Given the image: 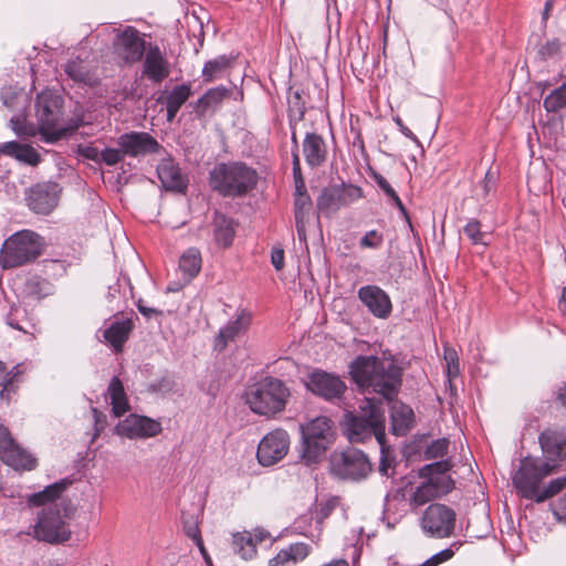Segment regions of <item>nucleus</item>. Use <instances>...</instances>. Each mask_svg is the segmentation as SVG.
I'll return each mask as SVG.
<instances>
[{
  "label": "nucleus",
  "mask_w": 566,
  "mask_h": 566,
  "mask_svg": "<svg viewBox=\"0 0 566 566\" xmlns=\"http://www.w3.org/2000/svg\"><path fill=\"white\" fill-rule=\"evenodd\" d=\"M453 556V552L451 549H443L442 552L436 554L432 556L433 565H439L448 559H450Z\"/></svg>",
  "instance_id": "61"
},
{
  "label": "nucleus",
  "mask_w": 566,
  "mask_h": 566,
  "mask_svg": "<svg viewBox=\"0 0 566 566\" xmlns=\"http://www.w3.org/2000/svg\"><path fill=\"white\" fill-rule=\"evenodd\" d=\"M384 243V234L377 230L368 231L359 241L360 248L378 249Z\"/></svg>",
  "instance_id": "44"
},
{
  "label": "nucleus",
  "mask_w": 566,
  "mask_h": 566,
  "mask_svg": "<svg viewBox=\"0 0 566 566\" xmlns=\"http://www.w3.org/2000/svg\"><path fill=\"white\" fill-rule=\"evenodd\" d=\"M290 395L281 379L264 377L247 389L245 402L254 413L272 417L285 409Z\"/></svg>",
  "instance_id": "4"
},
{
  "label": "nucleus",
  "mask_w": 566,
  "mask_h": 566,
  "mask_svg": "<svg viewBox=\"0 0 566 566\" xmlns=\"http://www.w3.org/2000/svg\"><path fill=\"white\" fill-rule=\"evenodd\" d=\"M559 41L557 39H553L539 49V54L542 55V57L548 59L555 55L559 51Z\"/></svg>",
  "instance_id": "54"
},
{
  "label": "nucleus",
  "mask_w": 566,
  "mask_h": 566,
  "mask_svg": "<svg viewBox=\"0 0 566 566\" xmlns=\"http://www.w3.org/2000/svg\"><path fill=\"white\" fill-rule=\"evenodd\" d=\"M36 117L39 127L27 124L24 118L17 116L10 119L11 128L19 135L33 137L39 132L46 143H54L66 134L61 124L62 99L51 92H42L36 97Z\"/></svg>",
  "instance_id": "2"
},
{
  "label": "nucleus",
  "mask_w": 566,
  "mask_h": 566,
  "mask_svg": "<svg viewBox=\"0 0 566 566\" xmlns=\"http://www.w3.org/2000/svg\"><path fill=\"white\" fill-rule=\"evenodd\" d=\"M555 515L559 518V520H565L566 521V495L559 500L556 509H555Z\"/></svg>",
  "instance_id": "63"
},
{
  "label": "nucleus",
  "mask_w": 566,
  "mask_h": 566,
  "mask_svg": "<svg viewBox=\"0 0 566 566\" xmlns=\"http://www.w3.org/2000/svg\"><path fill=\"white\" fill-rule=\"evenodd\" d=\"M62 490L63 486L61 484H53L45 488V490H43L42 492L34 493L33 495H31L29 501L31 504L36 506L44 505L48 502L55 500L60 495Z\"/></svg>",
  "instance_id": "41"
},
{
  "label": "nucleus",
  "mask_w": 566,
  "mask_h": 566,
  "mask_svg": "<svg viewBox=\"0 0 566 566\" xmlns=\"http://www.w3.org/2000/svg\"><path fill=\"white\" fill-rule=\"evenodd\" d=\"M395 122H396V124L398 125V127H399L400 132H401V133H402L407 138L411 139L412 142H416V143L418 142L417 136H416V135H415V134H413V133H412V132H411L407 126H405V125H403L402 120H401L399 117L395 118Z\"/></svg>",
  "instance_id": "62"
},
{
  "label": "nucleus",
  "mask_w": 566,
  "mask_h": 566,
  "mask_svg": "<svg viewBox=\"0 0 566 566\" xmlns=\"http://www.w3.org/2000/svg\"><path fill=\"white\" fill-rule=\"evenodd\" d=\"M375 180L377 182V185L379 186V188L394 201V203L396 205V207L399 209V211L406 217L408 218V213H407V210L402 203V201L400 200V198L398 197L397 192L395 191V189L390 186V184L386 180V178H384L381 175H376L375 176Z\"/></svg>",
  "instance_id": "42"
},
{
  "label": "nucleus",
  "mask_w": 566,
  "mask_h": 566,
  "mask_svg": "<svg viewBox=\"0 0 566 566\" xmlns=\"http://www.w3.org/2000/svg\"><path fill=\"white\" fill-rule=\"evenodd\" d=\"M361 197V189L353 185L331 186L317 198L318 210L328 216Z\"/></svg>",
  "instance_id": "16"
},
{
  "label": "nucleus",
  "mask_w": 566,
  "mask_h": 566,
  "mask_svg": "<svg viewBox=\"0 0 566 566\" xmlns=\"http://www.w3.org/2000/svg\"><path fill=\"white\" fill-rule=\"evenodd\" d=\"M123 148H105L102 150V163L107 166H114L125 158Z\"/></svg>",
  "instance_id": "47"
},
{
  "label": "nucleus",
  "mask_w": 566,
  "mask_h": 566,
  "mask_svg": "<svg viewBox=\"0 0 566 566\" xmlns=\"http://www.w3.org/2000/svg\"><path fill=\"white\" fill-rule=\"evenodd\" d=\"M230 95L231 91L224 86L210 88L193 104V109L198 116H205L208 112H214Z\"/></svg>",
  "instance_id": "28"
},
{
  "label": "nucleus",
  "mask_w": 566,
  "mask_h": 566,
  "mask_svg": "<svg viewBox=\"0 0 566 566\" xmlns=\"http://www.w3.org/2000/svg\"><path fill=\"white\" fill-rule=\"evenodd\" d=\"M232 546L235 554L242 559H252L256 555L255 543L250 532H239L233 534Z\"/></svg>",
  "instance_id": "37"
},
{
  "label": "nucleus",
  "mask_w": 566,
  "mask_h": 566,
  "mask_svg": "<svg viewBox=\"0 0 566 566\" xmlns=\"http://www.w3.org/2000/svg\"><path fill=\"white\" fill-rule=\"evenodd\" d=\"M202 265L201 253L197 248H189L179 259V270L186 276L187 281L196 277Z\"/></svg>",
  "instance_id": "34"
},
{
  "label": "nucleus",
  "mask_w": 566,
  "mask_h": 566,
  "mask_svg": "<svg viewBox=\"0 0 566 566\" xmlns=\"http://www.w3.org/2000/svg\"><path fill=\"white\" fill-rule=\"evenodd\" d=\"M303 153L305 160L310 166H321L325 161L327 155L324 139L315 133L306 134L303 143Z\"/></svg>",
  "instance_id": "27"
},
{
  "label": "nucleus",
  "mask_w": 566,
  "mask_h": 566,
  "mask_svg": "<svg viewBox=\"0 0 566 566\" xmlns=\"http://www.w3.org/2000/svg\"><path fill=\"white\" fill-rule=\"evenodd\" d=\"M290 449V436L283 429H275L262 438L256 458L262 467H271L285 458Z\"/></svg>",
  "instance_id": "15"
},
{
  "label": "nucleus",
  "mask_w": 566,
  "mask_h": 566,
  "mask_svg": "<svg viewBox=\"0 0 566 566\" xmlns=\"http://www.w3.org/2000/svg\"><path fill=\"white\" fill-rule=\"evenodd\" d=\"M235 229L231 218L217 212L213 219V237L216 243L221 248H229L234 239Z\"/></svg>",
  "instance_id": "30"
},
{
  "label": "nucleus",
  "mask_w": 566,
  "mask_h": 566,
  "mask_svg": "<svg viewBox=\"0 0 566 566\" xmlns=\"http://www.w3.org/2000/svg\"><path fill=\"white\" fill-rule=\"evenodd\" d=\"M358 300L377 318L387 319L392 312L389 295L377 285L361 286L357 292Z\"/></svg>",
  "instance_id": "19"
},
{
  "label": "nucleus",
  "mask_w": 566,
  "mask_h": 566,
  "mask_svg": "<svg viewBox=\"0 0 566 566\" xmlns=\"http://www.w3.org/2000/svg\"><path fill=\"white\" fill-rule=\"evenodd\" d=\"M258 172L241 161L221 163L209 172V185L222 197H243L258 184Z\"/></svg>",
  "instance_id": "3"
},
{
  "label": "nucleus",
  "mask_w": 566,
  "mask_h": 566,
  "mask_svg": "<svg viewBox=\"0 0 566 566\" xmlns=\"http://www.w3.org/2000/svg\"><path fill=\"white\" fill-rule=\"evenodd\" d=\"M117 145L124 149L126 156L130 157L145 156L157 153L160 149L159 143L145 132L123 134L117 138Z\"/></svg>",
  "instance_id": "21"
},
{
  "label": "nucleus",
  "mask_w": 566,
  "mask_h": 566,
  "mask_svg": "<svg viewBox=\"0 0 566 566\" xmlns=\"http://www.w3.org/2000/svg\"><path fill=\"white\" fill-rule=\"evenodd\" d=\"M350 375L364 391L394 399L400 387L402 370L391 357L358 356L350 364Z\"/></svg>",
  "instance_id": "1"
},
{
  "label": "nucleus",
  "mask_w": 566,
  "mask_h": 566,
  "mask_svg": "<svg viewBox=\"0 0 566 566\" xmlns=\"http://www.w3.org/2000/svg\"><path fill=\"white\" fill-rule=\"evenodd\" d=\"M191 86L181 84L175 86L166 96L167 120L172 122L181 106L191 96Z\"/></svg>",
  "instance_id": "31"
},
{
  "label": "nucleus",
  "mask_w": 566,
  "mask_h": 566,
  "mask_svg": "<svg viewBox=\"0 0 566 566\" xmlns=\"http://www.w3.org/2000/svg\"><path fill=\"white\" fill-rule=\"evenodd\" d=\"M59 193L56 184H39L28 191L27 202L35 213L48 214L57 206Z\"/></svg>",
  "instance_id": "20"
},
{
  "label": "nucleus",
  "mask_w": 566,
  "mask_h": 566,
  "mask_svg": "<svg viewBox=\"0 0 566 566\" xmlns=\"http://www.w3.org/2000/svg\"><path fill=\"white\" fill-rule=\"evenodd\" d=\"M444 359L448 365V376L455 377L459 374L458 355L454 349H444Z\"/></svg>",
  "instance_id": "49"
},
{
  "label": "nucleus",
  "mask_w": 566,
  "mask_h": 566,
  "mask_svg": "<svg viewBox=\"0 0 566 566\" xmlns=\"http://www.w3.org/2000/svg\"><path fill=\"white\" fill-rule=\"evenodd\" d=\"M41 237L23 230L8 238L0 250V264L13 269L33 262L41 254Z\"/></svg>",
  "instance_id": "8"
},
{
  "label": "nucleus",
  "mask_w": 566,
  "mask_h": 566,
  "mask_svg": "<svg viewBox=\"0 0 566 566\" xmlns=\"http://www.w3.org/2000/svg\"><path fill=\"white\" fill-rule=\"evenodd\" d=\"M449 441L447 439H438L433 441L426 449V458L427 459H437L442 458L448 451Z\"/></svg>",
  "instance_id": "46"
},
{
  "label": "nucleus",
  "mask_w": 566,
  "mask_h": 566,
  "mask_svg": "<svg viewBox=\"0 0 566 566\" xmlns=\"http://www.w3.org/2000/svg\"><path fill=\"white\" fill-rule=\"evenodd\" d=\"M380 452H381V457H380V463H379V472H380V474H382L385 476H389L390 475L389 470L392 467V460L387 454L386 440L384 441V448L380 447Z\"/></svg>",
  "instance_id": "53"
},
{
  "label": "nucleus",
  "mask_w": 566,
  "mask_h": 566,
  "mask_svg": "<svg viewBox=\"0 0 566 566\" xmlns=\"http://www.w3.org/2000/svg\"><path fill=\"white\" fill-rule=\"evenodd\" d=\"M302 450L301 459L312 465L318 463L325 455L327 448L333 443V422L327 417H316L301 426Z\"/></svg>",
  "instance_id": "6"
},
{
  "label": "nucleus",
  "mask_w": 566,
  "mask_h": 566,
  "mask_svg": "<svg viewBox=\"0 0 566 566\" xmlns=\"http://www.w3.org/2000/svg\"><path fill=\"white\" fill-rule=\"evenodd\" d=\"M83 156L90 160L101 164L102 163V150L96 147H86L83 149Z\"/></svg>",
  "instance_id": "59"
},
{
  "label": "nucleus",
  "mask_w": 566,
  "mask_h": 566,
  "mask_svg": "<svg viewBox=\"0 0 566 566\" xmlns=\"http://www.w3.org/2000/svg\"><path fill=\"white\" fill-rule=\"evenodd\" d=\"M565 486H566V478H557L555 480H552L545 489L539 490L536 502L537 503L544 502L545 500L559 493Z\"/></svg>",
  "instance_id": "43"
},
{
  "label": "nucleus",
  "mask_w": 566,
  "mask_h": 566,
  "mask_svg": "<svg viewBox=\"0 0 566 566\" xmlns=\"http://www.w3.org/2000/svg\"><path fill=\"white\" fill-rule=\"evenodd\" d=\"M252 322V313L245 308L240 310L234 319L228 322L214 338V348L222 352L230 342L244 334Z\"/></svg>",
  "instance_id": "22"
},
{
  "label": "nucleus",
  "mask_w": 566,
  "mask_h": 566,
  "mask_svg": "<svg viewBox=\"0 0 566 566\" xmlns=\"http://www.w3.org/2000/svg\"><path fill=\"white\" fill-rule=\"evenodd\" d=\"M132 328L133 323L130 319L115 322L104 331V337L118 352L128 339Z\"/></svg>",
  "instance_id": "33"
},
{
  "label": "nucleus",
  "mask_w": 566,
  "mask_h": 566,
  "mask_svg": "<svg viewBox=\"0 0 566 566\" xmlns=\"http://www.w3.org/2000/svg\"><path fill=\"white\" fill-rule=\"evenodd\" d=\"M328 462L331 474L340 480L358 482L365 480L373 471L367 454L356 448L332 452Z\"/></svg>",
  "instance_id": "9"
},
{
  "label": "nucleus",
  "mask_w": 566,
  "mask_h": 566,
  "mask_svg": "<svg viewBox=\"0 0 566 566\" xmlns=\"http://www.w3.org/2000/svg\"><path fill=\"white\" fill-rule=\"evenodd\" d=\"M113 45L116 57L128 65L140 61L147 51L145 40L133 27L118 31Z\"/></svg>",
  "instance_id": "14"
},
{
  "label": "nucleus",
  "mask_w": 566,
  "mask_h": 566,
  "mask_svg": "<svg viewBox=\"0 0 566 566\" xmlns=\"http://www.w3.org/2000/svg\"><path fill=\"white\" fill-rule=\"evenodd\" d=\"M20 374L21 370L19 369V366L13 367L10 371L6 370L7 380L4 387L0 391L1 399H10V392L12 391L13 382Z\"/></svg>",
  "instance_id": "48"
},
{
  "label": "nucleus",
  "mask_w": 566,
  "mask_h": 566,
  "mask_svg": "<svg viewBox=\"0 0 566 566\" xmlns=\"http://www.w3.org/2000/svg\"><path fill=\"white\" fill-rule=\"evenodd\" d=\"M391 432L405 436L412 427L413 411L407 405L396 401L391 405Z\"/></svg>",
  "instance_id": "29"
},
{
  "label": "nucleus",
  "mask_w": 566,
  "mask_h": 566,
  "mask_svg": "<svg viewBox=\"0 0 566 566\" xmlns=\"http://www.w3.org/2000/svg\"><path fill=\"white\" fill-rule=\"evenodd\" d=\"M64 71L74 82L87 85H94L96 82L95 75L82 60L69 61L64 66Z\"/></svg>",
  "instance_id": "36"
},
{
  "label": "nucleus",
  "mask_w": 566,
  "mask_h": 566,
  "mask_svg": "<svg viewBox=\"0 0 566 566\" xmlns=\"http://www.w3.org/2000/svg\"><path fill=\"white\" fill-rule=\"evenodd\" d=\"M137 308L146 318L157 317L163 314V312L157 308L146 306L142 300L138 301Z\"/></svg>",
  "instance_id": "58"
},
{
  "label": "nucleus",
  "mask_w": 566,
  "mask_h": 566,
  "mask_svg": "<svg viewBox=\"0 0 566 566\" xmlns=\"http://www.w3.org/2000/svg\"><path fill=\"white\" fill-rule=\"evenodd\" d=\"M71 532L62 520L57 504L43 509L34 527V536L48 543L65 542Z\"/></svg>",
  "instance_id": "12"
},
{
  "label": "nucleus",
  "mask_w": 566,
  "mask_h": 566,
  "mask_svg": "<svg viewBox=\"0 0 566 566\" xmlns=\"http://www.w3.org/2000/svg\"><path fill=\"white\" fill-rule=\"evenodd\" d=\"M15 159L35 166L40 163V155L29 145H20Z\"/></svg>",
  "instance_id": "45"
},
{
  "label": "nucleus",
  "mask_w": 566,
  "mask_h": 566,
  "mask_svg": "<svg viewBox=\"0 0 566 566\" xmlns=\"http://www.w3.org/2000/svg\"><path fill=\"white\" fill-rule=\"evenodd\" d=\"M554 465L548 461L525 458L513 476V484L523 497L537 501L541 482L553 472Z\"/></svg>",
  "instance_id": "10"
},
{
  "label": "nucleus",
  "mask_w": 566,
  "mask_h": 566,
  "mask_svg": "<svg viewBox=\"0 0 566 566\" xmlns=\"http://www.w3.org/2000/svg\"><path fill=\"white\" fill-rule=\"evenodd\" d=\"M271 262L275 270H282L284 268V250L281 248H273L271 252Z\"/></svg>",
  "instance_id": "56"
},
{
  "label": "nucleus",
  "mask_w": 566,
  "mask_h": 566,
  "mask_svg": "<svg viewBox=\"0 0 566 566\" xmlns=\"http://www.w3.org/2000/svg\"><path fill=\"white\" fill-rule=\"evenodd\" d=\"M170 74V65L158 46H149L145 52L143 75L154 83H161Z\"/></svg>",
  "instance_id": "23"
},
{
  "label": "nucleus",
  "mask_w": 566,
  "mask_h": 566,
  "mask_svg": "<svg viewBox=\"0 0 566 566\" xmlns=\"http://www.w3.org/2000/svg\"><path fill=\"white\" fill-rule=\"evenodd\" d=\"M230 59L226 55L218 56L208 61L202 69V76L206 82H211L221 76V74L229 67Z\"/></svg>",
  "instance_id": "38"
},
{
  "label": "nucleus",
  "mask_w": 566,
  "mask_h": 566,
  "mask_svg": "<svg viewBox=\"0 0 566 566\" xmlns=\"http://www.w3.org/2000/svg\"><path fill=\"white\" fill-rule=\"evenodd\" d=\"M107 395L111 399L112 411L115 417H120L129 410L128 399L118 377L112 378L107 388Z\"/></svg>",
  "instance_id": "32"
},
{
  "label": "nucleus",
  "mask_w": 566,
  "mask_h": 566,
  "mask_svg": "<svg viewBox=\"0 0 566 566\" xmlns=\"http://www.w3.org/2000/svg\"><path fill=\"white\" fill-rule=\"evenodd\" d=\"M311 552L310 545L305 543H294L289 547L281 549L273 558L269 560V566H290L304 560Z\"/></svg>",
  "instance_id": "26"
},
{
  "label": "nucleus",
  "mask_w": 566,
  "mask_h": 566,
  "mask_svg": "<svg viewBox=\"0 0 566 566\" xmlns=\"http://www.w3.org/2000/svg\"><path fill=\"white\" fill-rule=\"evenodd\" d=\"M20 145L21 144L17 143V142L3 143L0 145V154L15 158V156L19 151Z\"/></svg>",
  "instance_id": "57"
},
{
  "label": "nucleus",
  "mask_w": 566,
  "mask_h": 566,
  "mask_svg": "<svg viewBox=\"0 0 566 566\" xmlns=\"http://www.w3.org/2000/svg\"><path fill=\"white\" fill-rule=\"evenodd\" d=\"M92 412L94 416V427H95L94 438H96L101 434V432L106 427V416L103 412H101L97 408H92Z\"/></svg>",
  "instance_id": "55"
},
{
  "label": "nucleus",
  "mask_w": 566,
  "mask_h": 566,
  "mask_svg": "<svg viewBox=\"0 0 566 566\" xmlns=\"http://www.w3.org/2000/svg\"><path fill=\"white\" fill-rule=\"evenodd\" d=\"M250 533L253 536V542L255 543V546L259 543H262L263 541H265V539L271 537V534L266 530H264L262 527L254 528Z\"/></svg>",
  "instance_id": "60"
},
{
  "label": "nucleus",
  "mask_w": 566,
  "mask_h": 566,
  "mask_svg": "<svg viewBox=\"0 0 566 566\" xmlns=\"http://www.w3.org/2000/svg\"><path fill=\"white\" fill-rule=\"evenodd\" d=\"M457 514L448 505L430 504L423 512L420 525L424 534L434 538H446L452 535L455 527Z\"/></svg>",
  "instance_id": "11"
},
{
  "label": "nucleus",
  "mask_w": 566,
  "mask_h": 566,
  "mask_svg": "<svg viewBox=\"0 0 566 566\" xmlns=\"http://www.w3.org/2000/svg\"><path fill=\"white\" fill-rule=\"evenodd\" d=\"M539 444L548 458H566V433L557 430H545L541 433Z\"/></svg>",
  "instance_id": "25"
},
{
  "label": "nucleus",
  "mask_w": 566,
  "mask_h": 566,
  "mask_svg": "<svg viewBox=\"0 0 566 566\" xmlns=\"http://www.w3.org/2000/svg\"><path fill=\"white\" fill-rule=\"evenodd\" d=\"M311 198L305 192H303V190L296 191L294 216L296 231L301 240H305L306 238L305 219L311 209Z\"/></svg>",
  "instance_id": "35"
},
{
  "label": "nucleus",
  "mask_w": 566,
  "mask_h": 566,
  "mask_svg": "<svg viewBox=\"0 0 566 566\" xmlns=\"http://www.w3.org/2000/svg\"><path fill=\"white\" fill-rule=\"evenodd\" d=\"M481 224L478 220H471L464 227V233L472 240L473 243L482 242Z\"/></svg>",
  "instance_id": "50"
},
{
  "label": "nucleus",
  "mask_w": 566,
  "mask_h": 566,
  "mask_svg": "<svg viewBox=\"0 0 566 566\" xmlns=\"http://www.w3.org/2000/svg\"><path fill=\"white\" fill-rule=\"evenodd\" d=\"M449 461H438L424 465L420 470V476L424 480L415 488L409 504L419 507L448 494L454 486V483L447 472L450 470Z\"/></svg>",
  "instance_id": "5"
},
{
  "label": "nucleus",
  "mask_w": 566,
  "mask_h": 566,
  "mask_svg": "<svg viewBox=\"0 0 566 566\" xmlns=\"http://www.w3.org/2000/svg\"><path fill=\"white\" fill-rule=\"evenodd\" d=\"M0 460L14 470H32L36 465L35 458L21 449L12 439L8 428L0 424Z\"/></svg>",
  "instance_id": "18"
},
{
  "label": "nucleus",
  "mask_w": 566,
  "mask_h": 566,
  "mask_svg": "<svg viewBox=\"0 0 566 566\" xmlns=\"http://www.w3.org/2000/svg\"><path fill=\"white\" fill-rule=\"evenodd\" d=\"M363 416H352L347 422V434L352 442H365L373 436L380 447L384 448L386 440L385 415L380 402L366 399L361 406Z\"/></svg>",
  "instance_id": "7"
},
{
  "label": "nucleus",
  "mask_w": 566,
  "mask_h": 566,
  "mask_svg": "<svg viewBox=\"0 0 566 566\" xmlns=\"http://www.w3.org/2000/svg\"><path fill=\"white\" fill-rule=\"evenodd\" d=\"M157 175L166 190L184 192L187 189L188 179L171 158L160 160L157 166Z\"/></svg>",
  "instance_id": "24"
},
{
  "label": "nucleus",
  "mask_w": 566,
  "mask_h": 566,
  "mask_svg": "<svg viewBox=\"0 0 566 566\" xmlns=\"http://www.w3.org/2000/svg\"><path fill=\"white\" fill-rule=\"evenodd\" d=\"M289 111L291 115H296L298 119H302L305 113V107L301 101V94L295 92L293 97L289 101Z\"/></svg>",
  "instance_id": "51"
},
{
  "label": "nucleus",
  "mask_w": 566,
  "mask_h": 566,
  "mask_svg": "<svg viewBox=\"0 0 566 566\" xmlns=\"http://www.w3.org/2000/svg\"><path fill=\"white\" fill-rule=\"evenodd\" d=\"M182 524L185 534L196 543L201 554L206 557L207 552L203 546L197 518L192 515L186 516L182 514Z\"/></svg>",
  "instance_id": "39"
},
{
  "label": "nucleus",
  "mask_w": 566,
  "mask_h": 566,
  "mask_svg": "<svg viewBox=\"0 0 566 566\" xmlns=\"http://www.w3.org/2000/svg\"><path fill=\"white\" fill-rule=\"evenodd\" d=\"M304 384L307 390L327 401L340 399L347 389L346 384L338 375L321 369L308 374Z\"/></svg>",
  "instance_id": "13"
},
{
  "label": "nucleus",
  "mask_w": 566,
  "mask_h": 566,
  "mask_svg": "<svg viewBox=\"0 0 566 566\" xmlns=\"http://www.w3.org/2000/svg\"><path fill=\"white\" fill-rule=\"evenodd\" d=\"M114 431L117 436L130 440L148 439L161 432V424L151 418L130 413L118 421Z\"/></svg>",
  "instance_id": "17"
},
{
  "label": "nucleus",
  "mask_w": 566,
  "mask_h": 566,
  "mask_svg": "<svg viewBox=\"0 0 566 566\" xmlns=\"http://www.w3.org/2000/svg\"><path fill=\"white\" fill-rule=\"evenodd\" d=\"M293 176H294V182H295V190H304L305 184L302 178L301 174V164H300V157L297 153H293Z\"/></svg>",
  "instance_id": "52"
},
{
  "label": "nucleus",
  "mask_w": 566,
  "mask_h": 566,
  "mask_svg": "<svg viewBox=\"0 0 566 566\" xmlns=\"http://www.w3.org/2000/svg\"><path fill=\"white\" fill-rule=\"evenodd\" d=\"M544 108L547 112H557L566 107V82L558 88L551 92L543 102Z\"/></svg>",
  "instance_id": "40"
},
{
  "label": "nucleus",
  "mask_w": 566,
  "mask_h": 566,
  "mask_svg": "<svg viewBox=\"0 0 566 566\" xmlns=\"http://www.w3.org/2000/svg\"><path fill=\"white\" fill-rule=\"evenodd\" d=\"M558 306L562 313L566 315V286L562 290Z\"/></svg>",
  "instance_id": "64"
}]
</instances>
